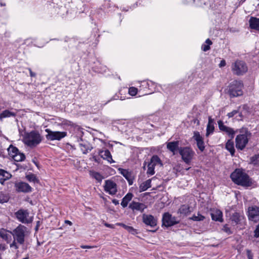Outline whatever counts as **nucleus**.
Masks as SVG:
<instances>
[{
	"mask_svg": "<svg viewBox=\"0 0 259 259\" xmlns=\"http://www.w3.org/2000/svg\"><path fill=\"white\" fill-rule=\"evenodd\" d=\"M104 190L111 195H115L117 191L116 184L111 180L105 181Z\"/></svg>",
	"mask_w": 259,
	"mask_h": 259,
	"instance_id": "2eb2a0df",
	"label": "nucleus"
},
{
	"mask_svg": "<svg viewBox=\"0 0 259 259\" xmlns=\"http://www.w3.org/2000/svg\"><path fill=\"white\" fill-rule=\"evenodd\" d=\"M146 162H145L144 163V165H143V168H144V169H145V168H146Z\"/></svg>",
	"mask_w": 259,
	"mask_h": 259,
	"instance_id": "338daca9",
	"label": "nucleus"
},
{
	"mask_svg": "<svg viewBox=\"0 0 259 259\" xmlns=\"http://www.w3.org/2000/svg\"><path fill=\"white\" fill-rule=\"evenodd\" d=\"M92 176L94 178H95L98 182H101L103 177L102 176L99 172H94L92 174Z\"/></svg>",
	"mask_w": 259,
	"mask_h": 259,
	"instance_id": "a19ab883",
	"label": "nucleus"
},
{
	"mask_svg": "<svg viewBox=\"0 0 259 259\" xmlns=\"http://www.w3.org/2000/svg\"><path fill=\"white\" fill-rule=\"evenodd\" d=\"M211 217L212 220L213 221L220 222H223V213L219 209L213 210L211 213Z\"/></svg>",
	"mask_w": 259,
	"mask_h": 259,
	"instance_id": "5701e85b",
	"label": "nucleus"
},
{
	"mask_svg": "<svg viewBox=\"0 0 259 259\" xmlns=\"http://www.w3.org/2000/svg\"><path fill=\"white\" fill-rule=\"evenodd\" d=\"M29 212L27 210L20 209L15 213L17 219L20 222L24 224H28L31 222L28 219Z\"/></svg>",
	"mask_w": 259,
	"mask_h": 259,
	"instance_id": "ddd939ff",
	"label": "nucleus"
},
{
	"mask_svg": "<svg viewBox=\"0 0 259 259\" xmlns=\"http://www.w3.org/2000/svg\"><path fill=\"white\" fill-rule=\"evenodd\" d=\"M133 196L134 195L132 193H128L125 195L121 202V205L122 207L125 208L127 206L128 203L132 199Z\"/></svg>",
	"mask_w": 259,
	"mask_h": 259,
	"instance_id": "cd10ccee",
	"label": "nucleus"
},
{
	"mask_svg": "<svg viewBox=\"0 0 259 259\" xmlns=\"http://www.w3.org/2000/svg\"><path fill=\"white\" fill-rule=\"evenodd\" d=\"M45 132L48 133L46 135V138L48 140H60L67 136V133L65 132H54L50 129H46Z\"/></svg>",
	"mask_w": 259,
	"mask_h": 259,
	"instance_id": "9d476101",
	"label": "nucleus"
},
{
	"mask_svg": "<svg viewBox=\"0 0 259 259\" xmlns=\"http://www.w3.org/2000/svg\"><path fill=\"white\" fill-rule=\"evenodd\" d=\"M219 130L223 132L226 133L230 138L233 139L236 133H238L239 130L234 131L233 128L225 125L222 120L218 121Z\"/></svg>",
	"mask_w": 259,
	"mask_h": 259,
	"instance_id": "f8f14e48",
	"label": "nucleus"
},
{
	"mask_svg": "<svg viewBox=\"0 0 259 259\" xmlns=\"http://www.w3.org/2000/svg\"><path fill=\"white\" fill-rule=\"evenodd\" d=\"M239 117L241 118V119H242V117H243V115H242V113H241H241H239Z\"/></svg>",
	"mask_w": 259,
	"mask_h": 259,
	"instance_id": "0e129e2a",
	"label": "nucleus"
},
{
	"mask_svg": "<svg viewBox=\"0 0 259 259\" xmlns=\"http://www.w3.org/2000/svg\"><path fill=\"white\" fill-rule=\"evenodd\" d=\"M222 230L224 232L227 233L228 235L231 234L232 233L230 228L227 225H225L223 226Z\"/></svg>",
	"mask_w": 259,
	"mask_h": 259,
	"instance_id": "a18cd8bd",
	"label": "nucleus"
},
{
	"mask_svg": "<svg viewBox=\"0 0 259 259\" xmlns=\"http://www.w3.org/2000/svg\"><path fill=\"white\" fill-rule=\"evenodd\" d=\"M231 68L233 74L237 75H242L248 70L246 63L243 61L238 60L232 64Z\"/></svg>",
	"mask_w": 259,
	"mask_h": 259,
	"instance_id": "423d86ee",
	"label": "nucleus"
},
{
	"mask_svg": "<svg viewBox=\"0 0 259 259\" xmlns=\"http://www.w3.org/2000/svg\"><path fill=\"white\" fill-rule=\"evenodd\" d=\"M42 137L37 131L25 132L23 136V142L25 145L33 148L39 144L42 141Z\"/></svg>",
	"mask_w": 259,
	"mask_h": 259,
	"instance_id": "7ed1b4c3",
	"label": "nucleus"
},
{
	"mask_svg": "<svg viewBox=\"0 0 259 259\" xmlns=\"http://www.w3.org/2000/svg\"><path fill=\"white\" fill-rule=\"evenodd\" d=\"M247 255L248 259H253V254L249 249L246 250Z\"/></svg>",
	"mask_w": 259,
	"mask_h": 259,
	"instance_id": "de8ad7c7",
	"label": "nucleus"
},
{
	"mask_svg": "<svg viewBox=\"0 0 259 259\" xmlns=\"http://www.w3.org/2000/svg\"><path fill=\"white\" fill-rule=\"evenodd\" d=\"M118 226H121V227H122L123 228H124L125 230H127V228H128V226H127L123 223H117L116 224Z\"/></svg>",
	"mask_w": 259,
	"mask_h": 259,
	"instance_id": "603ef678",
	"label": "nucleus"
},
{
	"mask_svg": "<svg viewBox=\"0 0 259 259\" xmlns=\"http://www.w3.org/2000/svg\"><path fill=\"white\" fill-rule=\"evenodd\" d=\"M240 134L235 138L236 147L238 150H243L248 144L251 133L246 128L239 130Z\"/></svg>",
	"mask_w": 259,
	"mask_h": 259,
	"instance_id": "20e7f679",
	"label": "nucleus"
},
{
	"mask_svg": "<svg viewBox=\"0 0 259 259\" xmlns=\"http://www.w3.org/2000/svg\"><path fill=\"white\" fill-rule=\"evenodd\" d=\"M143 222L147 226L151 228H154L157 226V220L154 216L151 214H143L142 216Z\"/></svg>",
	"mask_w": 259,
	"mask_h": 259,
	"instance_id": "dca6fc26",
	"label": "nucleus"
},
{
	"mask_svg": "<svg viewBox=\"0 0 259 259\" xmlns=\"http://www.w3.org/2000/svg\"><path fill=\"white\" fill-rule=\"evenodd\" d=\"M180 142L179 141H172L166 143V148L167 149L172 153V154L175 155L178 151H179L180 148L179 147Z\"/></svg>",
	"mask_w": 259,
	"mask_h": 259,
	"instance_id": "6ab92c4d",
	"label": "nucleus"
},
{
	"mask_svg": "<svg viewBox=\"0 0 259 259\" xmlns=\"http://www.w3.org/2000/svg\"><path fill=\"white\" fill-rule=\"evenodd\" d=\"M147 167V174L151 176L155 174V167L150 163H148Z\"/></svg>",
	"mask_w": 259,
	"mask_h": 259,
	"instance_id": "ea45409f",
	"label": "nucleus"
},
{
	"mask_svg": "<svg viewBox=\"0 0 259 259\" xmlns=\"http://www.w3.org/2000/svg\"><path fill=\"white\" fill-rule=\"evenodd\" d=\"M8 151L9 156L15 161H23L25 159V154L21 152L17 147L12 145H11L8 148Z\"/></svg>",
	"mask_w": 259,
	"mask_h": 259,
	"instance_id": "6e6552de",
	"label": "nucleus"
},
{
	"mask_svg": "<svg viewBox=\"0 0 259 259\" xmlns=\"http://www.w3.org/2000/svg\"><path fill=\"white\" fill-rule=\"evenodd\" d=\"M95 161L97 162H99V160L100 159H97L95 156L93 157Z\"/></svg>",
	"mask_w": 259,
	"mask_h": 259,
	"instance_id": "bf43d9fd",
	"label": "nucleus"
},
{
	"mask_svg": "<svg viewBox=\"0 0 259 259\" xmlns=\"http://www.w3.org/2000/svg\"><path fill=\"white\" fill-rule=\"evenodd\" d=\"M248 217L250 221L257 222L259 221V207L253 205L248 208Z\"/></svg>",
	"mask_w": 259,
	"mask_h": 259,
	"instance_id": "4468645a",
	"label": "nucleus"
},
{
	"mask_svg": "<svg viewBox=\"0 0 259 259\" xmlns=\"http://www.w3.org/2000/svg\"><path fill=\"white\" fill-rule=\"evenodd\" d=\"M206 44H203L201 46V49L206 52L210 49V45L212 44V41L209 39L207 38L205 41Z\"/></svg>",
	"mask_w": 259,
	"mask_h": 259,
	"instance_id": "4c0bfd02",
	"label": "nucleus"
},
{
	"mask_svg": "<svg viewBox=\"0 0 259 259\" xmlns=\"http://www.w3.org/2000/svg\"><path fill=\"white\" fill-rule=\"evenodd\" d=\"M16 116V113L10 111L8 110H5L0 114V119L1 120H2V119L4 118L15 117Z\"/></svg>",
	"mask_w": 259,
	"mask_h": 259,
	"instance_id": "2f4dec72",
	"label": "nucleus"
},
{
	"mask_svg": "<svg viewBox=\"0 0 259 259\" xmlns=\"http://www.w3.org/2000/svg\"><path fill=\"white\" fill-rule=\"evenodd\" d=\"M138 92V89L135 87H130L128 89V93L132 96H135Z\"/></svg>",
	"mask_w": 259,
	"mask_h": 259,
	"instance_id": "37998d69",
	"label": "nucleus"
},
{
	"mask_svg": "<svg viewBox=\"0 0 259 259\" xmlns=\"http://www.w3.org/2000/svg\"><path fill=\"white\" fill-rule=\"evenodd\" d=\"M105 226H106L107 227H108V228H113L112 225L109 224H107V223H105Z\"/></svg>",
	"mask_w": 259,
	"mask_h": 259,
	"instance_id": "4d7b16f0",
	"label": "nucleus"
},
{
	"mask_svg": "<svg viewBox=\"0 0 259 259\" xmlns=\"http://www.w3.org/2000/svg\"><path fill=\"white\" fill-rule=\"evenodd\" d=\"M119 170L120 171V173L127 180L129 185H132L133 183V179L131 172L127 169L123 168H119Z\"/></svg>",
	"mask_w": 259,
	"mask_h": 259,
	"instance_id": "b1692460",
	"label": "nucleus"
},
{
	"mask_svg": "<svg viewBox=\"0 0 259 259\" xmlns=\"http://www.w3.org/2000/svg\"><path fill=\"white\" fill-rule=\"evenodd\" d=\"M157 229H155L154 230H149V231L154 233L157 231Z\"/></svg>",
	"mask_w": 259,
	"mask_h": 259,
	"instance_id": "69168bd1",
	"label": "nucleus"
},
{
	"mask_svg": "<svg viewBox=\"0 0 259 259\" xmlns=\"http://www.w3.org/2000/svg\"><path fill=\"white\" fill-rule=\"evenodd\" d=\"M232 181L236 185L244 187H250L252 180L243 169L237 168L230 175Z\"/></svg>",
	"mask_w": 259,
	"mask_h": 259,
	"instance_id": "f257e3e1",
	"label": "nucleus"
},
{
	"mask_svg": "<svg viewBox=\"0 0 259 259\" xmlns=\"http://www.w3.org/2000/svg\"><path fill=\"white\" fill-rule=\"evenodd\" d=\"M65 223L66 224H68L70 226H71L72 225V223L71 221H69V220H65Z\"/></svg>",
	"mask_w": 259,
	"mask_h": 259,
	"instance_id": "6e6d98bb",
	"label": "nucleus"
},
{
	"mask_svg": "<svg viewBox=\"0 0 259 259\" xmlns=\"http://www.w3.org/2000/svg\"><path fill=\"white\" fill-rule=\"evenodd\" d=\"M79 145L83 154H87L89 151L92 150V148L89 146V144L87 142L80 143Z\"/></svg>",
	"mask_w": 259,
	"mask_h": 259,
	"instance_id": "72a5a7b5",
	"label": "nucleus"
},
{
	"mask_svg": "<svg viewBox=\"0 0 259 259\" xmlns=\"http://www.w3.org/2000/svg\"><path fill=\"white\" fill-rule=\"evenodd\" d=\"M193 139L196 141V144L198 149L203 152L205 149L204 143L203 138L200 135L198 132H195L194 133Z\"/></svg>",
	"mask_w": 259,
	"mask_h": 259,
	"instance_id": "f3484780",
	"label": "nucleus"
},
{
	"mask_svg": "<svg viewBox=\"0 0 259 259\" xmlns=\"http://www.w3.org/2000/svg\"><path fill=\"white\" fill-rule=\"evenodd\" d=\"M11 231H8L5 229L0 230V237L5 240L8 243H10L12 240Z\"/></svg>",
	"mask_w": 259,
	"mask_h": 259,
	"instance_id": "4be33fe9",
	"label": "nucleus"
},
{
	"mask_svg": "<svg viewBox=\"0 0 259 259\" xmlns=\"http://www.w3.org/2000/svg\"><path fill=\"white\" fill-rule=\"evenodd\" d=\"M243 219V217L240 213L234 212L231 217V220L236 224L240 223V221Z\"/></svg>",
	"mask_w": 259,
	"mask_h": 259,
	"instance_id": "473e14b6",
	"label": "nucleus"
},
{
	"mask_svg": "<svg viewBox=\"0 0 259 259\" xmlns=\"http://www.w3.org/2000/svg\"><path fill=\"white\" fill-rule=\"evenodd\" d=\"M28 69L29 71L30 75L31 77H35L36 76V74L34 72H32L30 68H28Z\"/></svg>",
	"mask_w": 259,
	"mask_h": 259,
	"instance_id": "864d4df0",
	"label": "nucleus"
},
{
	"mask_svg": "<svg viewBox=\"0 0 259 259\" xmlns=\"http://www.w3.org/2000/svg\"><path fill=\"white\" fill-rule=\"evenodd\" d=\"M126 230L130 233L134 235L137 233L136 230L131 226H129Z\"/></svg>",
	"mask_w": 259,
	"mask_h": 259,
	"instance_id": "49530a36",
	"label": "nucleus"
},
{
	"mask_svg": "<svg viewBox=\"0 0 259 259\" xmlns=\"http://www.w3.org/2000/svg\"><path fill=\"white\" fill-rule=\"evenodd\" d=\"M26 178L29 182H32L34 183L38 182V180L36 178V176L33 174L27 175L26 176Z\"/></svg>",
	"mask_w": 259,
	"mask_h": 259,
	"instance_id": "58836bf2",
	"label": "nucleus"
},
{
	"mask_svg": "<svg viewBox=\"0 0 259 259\" xmlns=\"http://www.w3.org/2000/svg\"><path fill=\"white\" fill-rule=\"evenodd\" d=\"M151 187V179H148L141 183L139 186L140 192H144Z\"/></svg>",
	"mask_w": 259,
	"mask_h": 259,
	"instance_id": "c85d7f7f",
	"label": "nucleus"
},
{
	"mask_svg": "<svg viewBox=\"0 0 259 259\" xmlns=\"http://www.w3.org/2000/svg\"><path fill=\"white\" fill-rule=\"evenodd\" d=\"M241 106L238 107V109L237 110H234L232 111V112L228 113L227 114V116L229 118H231L233 117L235 114L239 112V109L240 108Z\"/></svg>",
	"mask_w": 259,
	"mask_h": 259,
	"instance_id": "c03bdc74",
	"label": "nucleus"
},
{
	"mask_svg": "<svg viewBox=\"0 0 259 259\" xmlns=\"http://www.w3.org/2000/svg\"><path fill=\"white\" fill-rule=\"evenodd\" d=\"M6 249V245L5 244H0V251H4Z\"/></svg>",
	"mask_w": 259,
	"mask_h": 259,
	"instance_id": "3c124183",
	"label": "nucleus"
},
{
	"mask_svg": "<svg viewBox=\"0 0 259 259\" xmlns=\"http://www.w3.org/2000/svg\"><path fill=\"white\" fill-rule=\"evenodd\" d=\"M151 163L154 167L156 165L162 166L163 165L162 162L160 158L156 155L152 156L150 159V161L149 162Z\"/></svg>",
	"mask_w": 259,
	"mask_h": 259,
	"instance_id": "c756f323",
	"label": "nucleus"
},
{
	"mask_svg": "<svg viewBox=\"0 0 259 259\" xmlns=\"http://www.w3.org/2000/svg\"><path fill=\"white\" fill-rule=\"evenodd\" d=\"M226 61L225 60H222L221 61L220 63L219 64V67H223L226 66Z\"/></svg>",
	"mask_w": 259,
	"mask_h": 259,
	"instance_id": "8fccbe9b",
	"label": "nucleus"
},
{
	"mask_svg": "<svg viewBox=\"0 0 259 259\" xmlns=\"http://www.w3.org/2000/svg\"><path fill=\"white\" fill-rule=\"evenodd\" d=\"M205 217L198 212L197 215L194 214L193 216L189 218L190 220H193L194 221H201L204 220Z\"/></svg>",
	"mask_w": 259,
	"mask_h": 259,
	"instance_id": "e433bc0d",
	"label": "nucleus"
},
{
	"mask_svg": "<svg viewBox=\"0 0 259 259\" xmlns=\"http://www.w3.org/2000/svg\"><path fill=\"white\" fill-rule=\"evenodd\" d=\"M14 187L17 192L29 193L32 192V187L27 183L23 182L14 183Z\"/></svg>",
	"mask_w": 259,
	"mask_h": 259,
	"instance_id": "9b49d317",
	"label": "nucleus"
},
{
	"mask_svg": "<svg viewBox=\"0 0 259 259\" xmlns=\"http://www.w3.org/2000/svg\"><path fill=\"white\" fill-rule=\"evenodd\" d=\"M254 237H259V223L254 231Z\"/></svg>",
	"mask_w": 259,
	"mask_h": 259,
	"instance_id": "09e8293b",
	"label": "nucleus"
},
{
	"mask_svg": "<svg viewBox=\"0 0 259 259\" xmlns=\"http://www.w3.org/2000/svg\"><path fill=\"white\" fill-rule=\"evenodd\" d=\"M190 207L187 205H182L178 210V213L187 215L190 213Z\"/></svg>",
	"mask_w": 259,
	"mask_h": 259,
	"instance_id": "7c9ffc66",
	"label": "nucleus"
},
{
	"mask_svg": "<svg viewBox=\"0 0 259 259\" xmlns=\"http://www.w3.org/2000/svg\"><path fill=\"white\" fill-rule=\"evenodd\" d=\"M12 175L9 172L3 169H0V183L4 185L6 181L11 178Z\"/></svg>",
	"mask_w": 259,
	"mask_h": 259,
	"instance_id": "393cba45",
	"label": "nucleus"
},
{
	"mask_svg": "<svg viewBox=\"0 0 259 259\" xmlns=\"http://www.w3.org/2000/svg\"><path fill=\"white\" fill-rule=\"evenodd\" d=\"M128 207L134 212L139 211L142 212L146 208V206L144 203L133 201L130 204Z\"/></svg>",
	"mask_w": 259,
	"mask_h": 259,
	"instance_id": "a211bd4d",
	"label": "nucleus"
},
{
	"mask_svg": "<svg viewBox=\"0 0 259 259\" xmlns=\"http://www.w3.org/2000/svg\"><path fill=\"white\" fill-rule=\"evenodd\" d=\"M214 130V120L211 116L208 117V121L206 127V136L208 137Z\"/></svg>",
	"mask_w": 259,
	"mask_h": 259,
	"instance_id": "412c9836",
	"label": "nucleus"
},
{
	"mask_svg": "<svg viewBox=\"0 0 259 259\" xmlns=\"http://www.w3.org/2000/svg\"><path fill=\"white\" fill-rule=\"evenodd\" d=\"M39 221H38V222H37V224H36V227H35V230H36V231H37V230H38V227H39Z\"/></svg>",
	"mask_w": 259,
	"mask_h": 259,
	"instance_id": "13d9d810",
	"label": "nucleus"
},
{
	"mask_svg": "<svg viewBox=\"0 0 259 259\" xmlns=\"http://www.w3.org/2000/svg\"><path fill=\"white\" fill-rule=\"evenodd\" d=\"M27 229L25 226L20 224L13 231L10 232L14 238V241L10 245L11 248L18 249L19 246L17 243L20 245L24 244L25 237L27 235Z\"/></svg>",
	"mask_w": 259,
	"mask_h": 259,
	"instance_id": "f03ea898",
	"label": "nucleus"
},
{
	"mask_svg": "<svg viewBox=\"0 0 259 259\" xmlns=\"http://www.w3.org/2000/svg\"><path fill=\"white\" fill-rule=\"evenodd\" d=\"M247 108H248V107H247V105H243L242 106V108H243V109H244V110L247 109Z\"/></svg>",
	"mask_w": 259,
	"mask_h": 259,
	"instance_id": "680f3d73",
	"label": "nucleus"
},
{
	"mask_svg": "<svg viewBox=\"0 0 259 259\" xmlns=\"http://www.w3.org/2000/svg\"><path fill=\"white\" fill-rule=\"evenodd\" d=\"M179 153L182 156L183 160L187 164H189L195 154L194 151L189 147H180Z\"/></svg>",
	"mask_w": 259,
	"mask_h": 259,
	"instance_id": "0eeeda50",
	"label": "nucleus"
},
{
	"mask_svg": "<svg viewBox=\"0 0 259 259\" xmlns=\"http://www.w3.org/2000/svg\"><path fill=\"white\" fill-rule=\"evenodd\" d=\"M81 247L82 248H91V246H82Z\"/></svg>",
	"mask_w": 259,
	"mask_h": 259,
	"instance_id": "e2e57ef3",
	"label": "nucleus"
},
{
	"mask_svg": "<svg viewBox=\"0 0 259 259\" xmlns=\"http://www.w3.org/2000/svg\"><path fill=\"white\" fill-rule=\"evenodd\" d=\"M250 163L254 165L259 164V154H255L250 158Z\"/></svg>",
	"mask_w": 259,
	"mask_h": 259,
	"instance_id": "c9c22d12",
	"label": "nucleus"
},
{
	"mask_svg": "<svg viewBox=\"0 0 259 259\" xmlns=\"http://www.w3.org/2000/svg\"><path fill=\"white\" fill-rule=\"evenodd\" d=\"M249 23L251 29L259 31V18L251 17L249 20Z\"/></svg>",
	"mask_w": 259,
	"mask_h": 259,
	"instance_id": "a878e982",
	"label": "nucleus"
},
{
	"mask_svg": "<svg viewBox=\"0 0 259 259\" xmlns=\"http://www.w3.org/2000/svg\"><path fill=\"white\" fill-rule=\"evenodd\" d=\"M233 139L228 140L226 144V149L229 151L232 156H234L235 149L234 148V142Z\"/></svg>",
	"mask_w": 259,
	"mask_h": 259,
	"instance_id": "bb28decb",
	"label": "nucleus"
},
{
	"mask_svg": "<svg viewBox=\"0 0 259 259\" xmlns=\"http://www.w3.org/2000/svg\"><path fill=\"white\" fill-rule=\"evenodd\" d=\"M99 154L101 158L107 160L109 163H112L115 162L109 150H100Z\"/></svg>",
	"mask_w": 259,
	"mask_h": 259,
	"instance_id": "aec40b11",
	"label": "nucleus"
},
{
	"mask_svg": "<svg viewBox=\"0 0 259 259\" xmlns=\"http://www.w3.org/2000/svg\"><path fill=\"white\" fill-rule=\"evenodd\" d=\"M194 123H197V125H199V123H200V122H199V121L198 119H195V120H194Z\"/></svg>",
	"mask_w": 259,
	"mask_h": 259,
	"instance_id": "052dcab7",
	"label": "nucleus"
},
{
	"mask_svg": "<svg viewBox=\"0 0 259 259\" xmlns=\"http://www.w3.org/2000/svg\"><path fill=\"white\" fill-rule=\"evenodd\" d=\"M10 199V197L8 194L0 191V203H4L7 202Z\"/></svg>",
	"mask_w": 259,
	"mask_h": 259,
	"instance_id": "f704fd0d",
	"label": "nucleus"
},
{
	"mask_svg": "<svg viewBox=\"0 0 259 259\" xmlns=\"http://www.w3.org/2000/svg\"><path fill=\"white\" fill-rule=\"evenodd\" d=\"M112 202L116 205L119 204V201L116 199H112Z\"/></svg>",
	"mask_w": 259,
	"mask_h": 259,
	"instance_id": "5fc2aeb1",
	"label": "nucleus"
},
{
	"mask_svg": "<svg viewBox=\"0 0 259 259\" xmlns=\"http://www.w3.org/2000/svg\"><path fill=\"white\" fill-rule=\"evenodd\" d=\"M162 226L168 228L179 224L180 221L178 220L176 217H172L169 213L165 212L162 215Z\"/></svg>",
	"mask_w": 259,
	"mask_h": 259,
	"instance_id": "1a4fd4ad",
	"label": "nucleus"
},
{
	"mask_svg": "<svg viewBox=\"0 0 259 259\" xmlns=\"http://www.w3.org/2000/svg\"><path fill=\"white\" fill-rule=\"evenodd\" d=\"M23 259H29L28 256H26V257L23 258Z\"/></svg>",
	"mask_w": 259,
	"mask_h": 259,
	"instance_id": "774afa93",
	"label": "nucleus"
},
{
	"mask_svg": "<svg viewBox=\"0 0 259 259\" xmlns=\"http://www.w3.org/2000/svg\"><path fill=\"white\" fill-rule=\"evenodd\" d=\"M150 83L151 84H152L153 82L151 81H142V84L140 87V90H141L142 89H146V88H148L149 89Z\"/></svg>",
	"mask_w": 259,
	"mask_h": 259,
	"instance_id": "79ce46f5",
	"label": "nucleus"
},
{
	"mask_svg": "<svg viewBox=\"0 0 259 259\" xmlns=\"http://www.w3.org/2000/svg\"><path fill=\"white\" fill-rule=\"evenodd\" d=\"M243 85L241 81L234 80L231 82L228 89V93L231 98L237 97L243 95Z\"/></svg>",
	"mask_w": 259,
	"mask_h": 259,
	"instance_id": "39448f33",
	"label": "nucleus"
}]
</instances>
